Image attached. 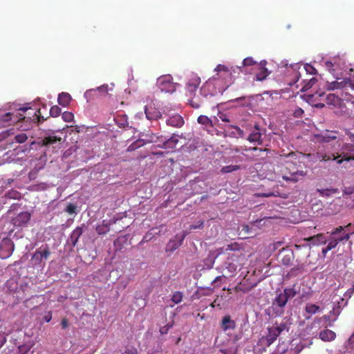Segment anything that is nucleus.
Returning a JSON list of instances; mask_svg holds the SVG:
<instances>
[{"instance_id":"2f4dec72","label":"nucleus","mask_w":354,"mask_h":354,"mask_svg":"<svg viewBox=\"0 0 354 354\" xmlns=\"http://www.w3.org/2000/svg\"><path fill=\"white\" fill-rule=\"evenodd\" d=\"M115 123L120 127H125L129 125L128 118L126 115H118L115 118Z\"/></svg>"},{"instance_id":"473e14b6","label":"nucleus","mask_w":354,"mask_h":354,"mask_svg":"<svg viewBox=\"0 0 354 354\" xmlns=\"http://www.w3.org/2000/svg\"><path fill=\"white\" fill-rule=\"evenodd\" d=\"M295 286H296V285L294 284L290 288H286L283 290V291L281 292L282 295L287 297L288 300L295 297L296 296V295L297 294V291L295 289Z\"/></svg>"},{"instance_id":"13d9d810","label":"nucleus","mask_w":354,"mask_h":354,"mask_svg":"<svg viewBox=\"0 0 354 354\" xmlns=\"http://www.w3.org/2000/svg\"><path fill=\"white\" fill-rule=\"evenodd\" d=\"M172 324H167L165 326H162L160 328V333L161 334H166L167 333L168 330L172 327Z\"/></svg>"},{"instance_id":"f8f14e48","label":"nucleus","mask_w":354,"mask_h":354,"mask_svg":"<svg viewBox=\"0 0 354 354\" xmlns=\"http://www.w3.org/2000/svg\"><path fill=\"white\" fill-rule=\"evenodd\" d=\"M31 214L28 212H22L18 214L12 220V224L17 227L26 226L30 220Z\"/></svg>"},{"instance_id":"0eeeda50","label":"nucleus","mask_w":354,"mask_h":354,"mask_svg":"<svg viewBox=\"0 0 354 354\" xmlns=\"http://www.w3.org/2000/svg\"><path fill=\"white\" fill-rule=\"evenodd\" d=\"M50 254L48 245L41 246L33 254L31 261L35 266H41L43 261L47 259Z\"/></svg>"},{"instance_id":"603ef678","label":"nucleus","mask_w":354,"mask_h":354,"mask_svg":"<svg viewBox=\"0 0 354 354\" xmlns=\"http://www.w3.org/2000/svg\"><path fill=\"white\" fill-rule=\"evenodd\" d=\"M230 127L234 128L236 131L238 136H239L240 138H244V131L242 129H241L238 126L230 125Z\"/></svg>"},{"instance_id":"6ab92c4d","label":"nucleus","mask_w":354,"mask_h":354,"mask_svg":"<svg viewBox=\"0 0 354 354\" xmlns=\"http://www.w3.org/2000/svg\"><path fill=\"white\" fill-rule=\"evenodd\" d=\"M254 128V131H253L252 133H250L247 140L251 143L256 142L259 145H262V143H263L262 134L260 132V129H259V124H255Z\"/></svg>"},{"instance_id":"bb28decb","label":"nucleus","mask_w":354,"mask_h":354,"mask_svg":"<svg viewBox=\"0 0 354 354\" xmlns=\"http://www.w3.org/2000/svg\"><path fill=\"white\" fill-rule=\"evenodd\" d=\"M151 140H145L141 138L138 139L127 147V151L129 152L133 151L139 149L140 147L145 145L146 144L151 142Z\"/></svg>"},{"instance_id":"c03bdc74","label":"nucleus","mask_w":354,"mask_h":354,"mask_svg":"<svg viewBox=\"0 0 354 354\" xmlns=\"http://www.w3.org/2000/svg\"><path fill=\"white\" fill-rule=\"evenodd\" d=\"M28 139V136L26 133H19L15 137V140L18 143H24Z\"/></svg>"},{"instance_id":"2eb2a0df","label":"nucleus","mask_w":354,"mask_h":354,"mask_svg":"<svg viewBox=\"0 0 354 354\" xmlns=\"http://www.w3.org/2000/svg\"><path fill=\"white\" fill-rule=\"evenodd\" d=\"M19 111H22V112H26L27 111H31L32 112L29 111L28 113L29 115L28 117V120H30L31 121H32L35 123H39L41 122L44 121L45 120H46V118H45L44 116L41 115L40 109L34 111L33 109H32L30 107H26V108L19 109Z\"/></svg>"},{"instance_id":"8fccbe9b","label":"nucleus","mask_w":354,"mask_h":354,"mask_svg":"<svg viewBox=\"0 0 354 354\" xmlns=\"http://www.w3.org/2000/svg\"><path fill=\"white\" fill-rule=\"evenodd\" d=\"M73 118L74 115L71 112L65 111L62 113V118L65 122H71Z\"/></svg>"},{"instance_id":"e433bc0d","label":"nucleus","mask_w":354,"mask_h":354,"mask_svg":"<svg viewBox=\"0 0 354 354\" xmlns=\"http://www.w3.org/2000/svg\"><path fill=\"white\" fill-rule=\"evenodd\" d=\"M272 327L277 330V331H278L279 335H280L285 330H288V326L286 322H281L279 324H276L275 325L272 326Z\"/></svg>"},{"instance_id":"c756f323","label":"nucleus","mask_w":354,"mask_h":354,"mask_svg":"<svg viewBox=\"0 0 354 354\" xmlns=\"http://www.w3.org/2000/svg\"><path fill=\"white\" fill-rule=\"evenodd\" d=\"M349 238H350L349 234H345L342 236H340L337 239H334L330 240L329 241L327 247L328 248V249H330L331 250L332 249L335 248L339 242L343 241H348L349 239Z\"/></svg>"},{"instance_id":"f3484780","label":"nucleus","mask_w":354,"mask_h":354,"mask_svg":"<svg viewBox=\"0 0 354 354\" xmlns=\"http://www.w3.org/2000/svg\"><path fill=\"white\" fill-rule=\"evenodd\" d=\"M279 336V335L278 334V331L272 326L268 328V333L266 336L261 338V342L266 346H269Z\"/></svg>"},{"instance_id":"c85d7f7f","label":"nucleus","mask_w":354,"mask_h":354,"mask_svg":"<svg viewBox=\"0 0 354 354\" xmlns=\"http://www.w3.org/2000/svg\"><path fill=\"white\" fill-rule=\"evenodd\" d=\"M110 230V223L106 221L96 226L95 230L99 235L106 234Z\"/></svg>"},{"instance_id":"4468645a","label":"nucleus","mask_w":354,"mask_h":354,"mask_svg":"<svg viewBox=\"0 0 354 354\" xmlns=\"http://www.w3.org/2000/svg\"><path fill=\"white\" fill-rule=\"evenodd\" d=\"M354 91V82L350 79L343 80L342 82L334 81L328 86V90H335L342 88H348Z\"/></svg>"},{"instance_id":"c9c22d12","label":"nucleus","mask_w":354,"mask_h":354,"mask_svg":"<svg viewBox=\"0 0 354 354\" xmlns=\"http://www.w3.org/2000/svg\"><path fill=\"white\" fill-rule=\"evenodd\" d=\"M305 311L307 313L314 315L317 312L320 311V308L319 306L313 304H307L305 308Z\"/></svg>"},{"instance_id":"e2e57ef3","label":"nucleus","mask_w":354,"mask_h":354,"mask_svg":"<svg viewBox=\"0 0 354 354\" xmlns=\"http://www.w3.org/2000/svg\"><path fill=\"white\" fill-rule=\"evenodd\" d=\"M52 319V313L51 312H48L45 316L44 317V320L46 322H49Z\"/></svg>"},{"instance_id":"aec40b11","label":"nucleus","mask_w":354,"mask_h":354,"mask_svg":"<svg viewBox=\"0 0 354 354\" xmlns=\"http://www.w3.org/2000/svg\"><path fill=\"white\" fill-rule=\"evenodd\" d=\"M248 280L244 278V279L241 281L234 288V290L236 292H248L252 288H254L257 286V283H250L248 281Z\"/></svg>"},{"instance_id":"69168bd1","label":"nucleus","mask_w":354,"mask_h":354,"mask_svg":"<svg viewBox=\"0 0 354 354\" xmlns=\"http://www.w3.org/2000/svg\"><path fill=\"white\" fill-rule=\"evenodd\" d=\"M224 78L225 80V84H226V82L229 80V77L226 75V73H221L220 75H218L216 78ZM214 79H216V77H214Z\"/></svg>"},{"instance_id":"4be33fe9","label":"nucleus","mask_w":354,"mask_h":354,"mask_svg":"<svg viewBox=\"0 0 354 354\" xmlns=\"http://www.w3.org/2000/svg\"><path fill=\"white\" fill-rule=\"evenodd\" d=\"M167 124L173 127L180 128L184 124V120L179 114H174L167 120Z\"/></svg>"},{"instance_id":"37998d69","label":"nucleus","mask_w":354,"mask_h":354,"mask_svg":"<svg viewBox=\"0 0 354 354\" xmlns=\"http://www.w3.org/2000/svg\"><path fill=\"white\" fill-rule=\"evenodd\" d=\"M218 117L223 122H231L230 116L225 112L219 111L218 113Z\"/></svg>"},{"instance_id":"0e129e2a","label":"nucleus","mask_w":354,"mask_h":354,"mask_svg":"<svg viewBox=\"0 0 354 354\" xmlns=\"http://www.w3.org/2000/svg\"><path fill=\"white\" fill-rule=\"evenodd\" d=\"M61 325L63 328H66L68 326V322L67 319H66V318L62 319Z\"/></svg>"},{"instance_id":"cd10ccee","label":"nucleus","mask_w":354,"mask_h":354,"mask_svg":"<svg viewBox=\"0 0 354 354\" xmlns=\"http://www.w3.org/2000/svg\"><path fill=\"white\" fill-rule=\"evenodd\" d=\"M71 100L72 98L71 95L68 93L64 92H62L60 94H59L57 98L59 104L64 107L67 106L70 104Z\"/></svg>"},{"instance_id":"dca6fc26","label":"nucleus","mask_w":354,"mask_h":354,"mask_svg":"<svg viewBox=\"0 0 354 354\" xmlns=\"http://www.w3.org/2000/svg\"><path fill=\"white\" fill-rule=\"evenodd\" d=\"M267 64L266 61H261L259 65H256V68L254 71H257L256 73V80L257 81H263L266 79V77L270 74V72L266 67V64Z\"/></svg>"},{"instance_id":"f257e3e1","label":"nucleus","mask_w":354,"mask_h":354,"mask_svg":"<svg viewBox=\"0 0 354 354\" xmlns=\"http://www.w3.org/2000/svg\"><path fill=\"white\" fill-rule=\"evenodd\" d=\"M226 250H230L233 252L229 253L225 261V266L228 271L231 273L239 270L247 261L246 257L244 254L243 249H241L239 245L236 243L228 244Z\"/></svg>"},{"instance_id":"052dcab7","label":"nucleus","mask_w":354,"mask_h":354,"mask_svg":"<svg viewBox=\"0 0 354 354\" xmlns=\"http://www.w3.org/2000/svg\"><path fill=\"white\" fill-rule=\"evenodd\" d=\"M178 142V139L176 138L175 137H171L170 138H169L165 142V145H169L170 144H174V145H176V143Z\"/></svg>"},{"instance_id":"393cba45","label":"nucleus","mask_w":354,"mask_h":354,"mask_svg":"<svg viewBox=\"0 0 354 354\" xmlns=\"http://www.w3.org/2000/svg\"><path fill=\"white\" fill-rule=\"evenodd\" d=\"M319 337L322 341L331 342L335 339L336 334L331 330L325 329L319 333Z\"/></svg>"},{"instance_id":"864d4df0","label":"nucleus","mask_w":354,"mask_h":354,"mask_svg":"<svg viewBox=\"0 0 354 354\" xmlns=\"http://www.w3.org/2000/svg\"><path fill=\"white\" fill-rule=\"evenodd\" d=\"M304 114V111L302 109L297 107L293 111V115L296 118H300Z\"/></svg>"},{"instance_id":"338daca9","label":"nucleus","mask_w":354,"mask_h":354,"mask_svg":"<svg viewBox=\"0 0 354 354\" xmlns=\"http://www.w3.org/2000/svg\"><path fill=\"white\" fill-rule=\"evenodd\" d=\"M12 114L10 113H7L4 116H3V120L4 121H9V120H12Z\"/></svg>"},{"instance_id":"4c0bfd02","label":"nucleus","mask_w":354,"mask_h":354,"mask_svg":"<svg viewBox=\"0 0 354 354\" xmlns=\"http://www.w3.org/2000/svg\"><path fill=\"white\" fill-rule=\"evenodd\" d=\"M259 63H257L254 61L252 57H248L243 59V66H253L252 69L256 68V65H259Z\"/></svg>"},{"instance_id":"5fc2aeb1","label":"nucleus","mask_w":354,"mask_h":354,"mask_svg":"<svg viewBox=\"0 0 354 354\" xmlns=\"http://www.w3.org/2000/svg\"><path fill=\"white\" fill-rule=\"evenodd\" d=\"M304 68L308 73L315 74L316 73V69L310 64H306Z\"/></svg>"},{"instance_id":"680f3d73","label":"nucleus","mask_w":354,"mask_h":354,"mask_svg":"<svg viewBox=\"0 0 354 354\" xmlns=\"http://www.w3.org/2000/svg\"><path fill=\"white\" fill-rule=\"evenodd\" d=\"M343 230H344V227L342 226H339L338 227L335 228L332 231L331 234L335 235V234H336L337 233L341 232Z\"/></svg>"},{"instance_id":"ea45409f","label":"nucleus","mask_w":354,"mask_h":354,"mask_svg":"<svg viewBox=\"0 0 354 354\" xmlns=\"http://www.w3.org/2000/svg\"><path fill=\"white\" fill-rule=\"evenodd\" d=\"M239 169H240V166L239 165H227V166L223 167L221 169V172L227 174V173H230V172H232V171H237Z\"/></svg>"},{"instance_id":"79ce46f5","label":"nucleus","mask_w":354,"mask_h":354,"mask_svg":"<svg viewBox=\"0 0 354 354\" xmlns=\"http://www.w3.org/2000/svg\"><path fill=\"white\" fill-rule=\"evenodd\" d=\"M303 270H304L303 266L298 265V266H296L290 269V270L289 272V274L290 276L295 277V276H297L299 273L302 272Z\"/></svg>"},{"instance_id":"20e7f679","label":"nucleus","mask_w":354,"mask_h":354,"mask_svg":"<svg viewBox=\"0 0 354 354\" xmlns=\"http://www.w3.org/2000/svg\"><path fill=\"white\" fill-rule=\"evenodd\" d=\"M241 153L250 160H257L259 159H265L267 156L266 152L267 149H261L258 147H241Z\"/></svg>"},{"instance_id":"ddd939ff","label":"nucleus","mask_w":354,"mask_h":354,"mask_svg":"<svg viewBox=\"0 0 354 354\" xmlns=\"http://www.w3.org/2000/svg\"><path fill=\"white\" fill-rule=\"evenodd\" d=\"M14 250V243L9 239H3L0 243V256L2 258L9 257Z\"/></svg>"},{"instance_id":"a19ab883","label":"nucleus","mask_w":354,"mask_h":354,"mask_svg":"<svg viewBox=\"0 0 354 354\" xmlns=\"http://www.w3.org/2000/svg\"><path fill=\"white\" fill-rule=\"evenodd\" d=\"M6 196L11 199H19L21 198V194L17 190H10L6 194Z\"/></svg>"},{"instance_id":"a211bd4d","label":"nucleus","mask_w":354,"mask_h":354,"mask_svg":"<svg viewBox=\"0 0 354 354\" xmlns=\"http://www.w3.org/2000/svg\"><path fill=\"white\" fill-rule=\"evenodd\" d=\"M185 237V235H183L181 237L178 236L177 235L174 239H170L166 245L165 250L166 252H173L177 248H178L183 242V240Z\"/></svg>"},{"instance_id":"9d476101","label":"nucleus","mask_w":354,"mask_h":354,"mask_svg":"<svg viewBox=\"0 0 354 354\" xmlns=\"http://www.w3.org/2000/svg\"><path fill=\"white\" fill-rule=\"evenodd\" d=\"M214 71L217 73L216 76L220 75L221 73H226V75L229 77V80L226 82V88H228L234 82L232 73H235V69L233 67L229 68L225 65L218 64Z\"/></svg>"},{"instance_id":"7ed1b4c3","label":"nucleus","mask_w":354,"mask_h":354,"mask_svg":"<svg viewBox=\"0 0 354 354\" xmlns=\"http://www.w3.org/2000/svg\"><path fill=\"white\" fill-rule=\"evenodd\" d=\"M199 84V78L187 84V96L189 97V103L194 109H198L202 104L201 98L199 96H196Z\"/></svg>"},{"instance_id":"58836bf2","label":"nucleus","mask_w":354,"mask_h":354,"mask_svg":"<svg viewBox=\"0 0 354 354\" xmlns=\"http://www.w3.org/2000/svg\"><path fill=\"white\" fill-rule=\"evenodd\" d=\"M183 295L180 291H176L173 293L171 301L175 304H179L182 301Z\"/></svg>"},{"instance_id":"1a4fd4ad","label":"nucleus","mask_w":354,"mask_h":354,"mask_svg":"<svg viewBox=\"0 0 354 354\" xmlns=\"http://www.w3.org/2000/svg\"><path fill=\"white\" fill-rule=\"evenodd\" d=\"M317 156L321 161L326 162L330 160H337V164H342L344 160L349 161L351 160H354V158L348 156L347 154L345 153H344L343 156H336L335 153L327 155L326 153H317Z\"/></svg>"},{"instance_id":"7c9ffc66","label":"nucleus","mask_w":354,"mask_h":354,"mask_svg":"<svg viewBox=\"0 0 354 354\" xmlns=\"http://www.w3.org/2000/svg\"><path fill=\"white\" fill-rule=\"evenodd\" d=\"M317 192L319 193L320 196L323 197H329L332 194H335L339 192L337 188H331V189H317Z\"/></svg>"},{"instance_id":"b1692460","label":"nucleus","mask_w":354,"mask_h":354,"mask_svg":"<svg viewBox=\"0 0 354 354\" xmlns=\"http://www.w3.org/2000/svg\"><path fill=\"white\" fill-rule=\"evenodd\" d=\"M308 242L312 243L313 245H324L326 244L327 240L324 234L319 233L316 235L309 236L304 239Z\"/></svg>"},{"instance_id":"423d86ee","label":"nucleus","mask_w":354,"mask_h":354,"mask_svg":"<svg viewBox=\"0 0 354 354\" xmlns=\"http://www.w3.org/2000/svg\"><path fill=\"white\" fill-rule=\"evenodd\" d=\"M287 297L282 295L281 292L278 294L272 302L271 308L272 309L273 315L275 317L281 316L284 313V307L288 302Z\"/></svg>"},{"instance_id":"bf43d9fd","label":"nucleus","mask_w":354,"mask_h":354,"mask_svg":"<svg viewBox=\"0 0 354 354\" xmlns=\"http://www.w3.org/2000/svg\"><path fill=\"white\" fill-rule=\"evenodd\" d=\"M258 196L261 197H270V196H277L274 192H269L267 193H259L257 194Z\"/></svg>"},{"instance_id":"a18cd8bd","label":"nucleus","mask_w":354,"mask_h":354,"mask_svg":"<svg viewBox=\"0 0 354 354\" xmlns=\"http://www.w3.org/2000/svg\"><path fill=\"white\" fill-rule=\"evenodd\" d=\"M61 113V109L58 106H53L50 109V115L52 117H57Z\"/></svg>"},{"instance_id":"412c9836","label":"nucleus","mask_w":354,"mask_h":354,"mask_svg":"<svg viewBox=\"0 0 354 354\" xmlns=\"http://www.w3.org/2000/svg\"><path fill=\"white\" fill-rule=\"evenodd\" d=\"M146 117L149 120H157L161 118L162 114L160 111L154 106H146L145 110Z\"/></svg>"},{"instance_id":"f03ea898","label":"nucleus","mask_w":354,"mask_h":354,"mask_svg":"<svg viewBox=\"0 0 354 354\" xmlns=\"http://www.w3.org/2000/svg\"><path fill=\"white\" fill-rule=\"evenodd\" d=\"M278 175L286 181L297 183L299 178L306 176V172L296 169L293 162H288L280 167Z\"/></svg>"},{"instance_id":"a878e982","label":"nucleus","mask_w":354,"mask_h":354,"mask_svg":"<svg viewBox=\"0 0 354 354\" xmlns=\"http://www.w3.org/2000/svg\"><path fill=\"white\" fill-rule=\"evenodd\" d=\"M83 233V230L82 227H75L73 231L71 232L70 236V241L71 245L75 247L80 239V237L82 236Z\"/></svg>"},{"instance_id":"774afa93","label":"nucleus","mask_w":354,"mask_h":354,"mask_svg":"<svg viewBox=\"0 0 354 354\" xmlns=\"http://www.w3.org/2000/svg\"><path fill=\"white\" fill-rule=\"evenodd\" d=\"M126 354H137V350L136 348H131L125 351Z\"/></svg>"},{"instance_id":"6e6d98bb","label":"nucleus","mask_w":354,"mask_h":354,"mask_svg":"<svg viewBox=\"0 0 354 354\" xmlns=\"http://www.w3.org/2000/svg\"><path fill=\"white\" fill-rule=\"evenodd\" d=\"M346 135L348 136L351 142H352L350 150L354 151V133L351 132H347Z\"/></svg>"},{"instance_id":"6e6552de","label":"nucleus","mask_w":354,"mask_h":354,"mask_svg":"<svg viewBox=\"0 0 354 354\" xmlns=\"http://www.w3.org/2000/svg\"><path fill=\"white\" fill-rule=\"evenodd\" d=\"M338 131H330L326 129L320 133L314 135V138L316 142H330L337 138Z\"/></svg>"},{"instance_id":"4d7b16f0","label":"nucleus","mask_w":354,"mask_h":354,"mask_svg":"<svg viewBox=\"0 0 354 354\" xmlns=\"http://www.w3.org/2000/svg\"><path fill=\"white\" fill-rule=\"evenodd\" d=\"M153 237V234L151 232H147L144 237L142 238L140 243H146L149 241Z\"/></svg>"},{"instance_id":"3c124183","label":"nucleus","mask_w":354,"mask_h":354,"mask_svg":"<svg viewBox=\"0 0 354 354\" xmlns=\"http://www.w3.org/2000/svg\"><path fill=\"white\" fill-rule=\"evenodd\" d=\"M65 211L68 213L69 214H73L75 213H76V211H77V206L74 204H72V203H69Z\"/></svg>"},{"instance_id":"9b49d317","label":"nucleus","mask_w":354,"mask_h":354,"mask_svg":"<svg viewBox=\"0 0 354 354\" xmlns=\"http://www.w3.org/2000/svg\"><path fill=\"white\" fill-rule=\"evenodd\" d=\"M62 138L56 136H49L44 137L39 142L38 145L41 147H50L52 146L53 149L60 148V142Z\"/></svg>"},{"instance_id":"09e8293b","label":"nucleus","mask_w":354,"mask_h":354,"mask_svg":"<svg viewBox=\"0 0 354 354\" xmlns=\"http://www.w3.org/2000/svg\"><path fill=\"white\" fill-rule=\"evenodd\" d=\"M99 91L104 93H107L109 91V86L107 84H104L100 86H98L96 89H91L88 91V92H96Z\"/></svg>"},{"instance_id":"f704fd0d","label":"nucleus","mask_w":354,"mask_h":354,"mask_svg":"<svg viewBox=\"0 0 354 354\" xmlns=\"http://www.w3.org/2000/svg\"><path fill=\"white\" fill-rule=\"evenodd\" d=\"M294 257L293 252L292 251L288 250L286 254H284L281 259V262L284 266H289Z\"/></svg>"},{"instance_id":"39448f33","label":"nucleus","mask_w":354,"mask_h":354,"mask_svg":"<svg viewBox=\"0 0 354 354\" xmlns=\"http://www.w3.org/2000/svg\"><path fill=\"white\" fill-rule=\"evenodd\" d=\"M156 84L162 92L174 93L176 89V84L173 82L170 75L160 76L158 78Z\"/></svg>"},{"instance_id":"49530a36","label":"nucleus","mask_w":354,"mask_h":354,"mask_svg":"<svg viewBox=\"0 0 354 354\" xmlns=\"http://www.w3.org/2000/svg\"><path fill=\"white\" fill-rule=\"evenodd\" d=\"M197 121L198 123H200L201 124H204V125H207V124L212 123V121L210 120V119L205 115H200L198 118Z\"/></svg>"},{"instance_id":"5701e85b","label":"nucleus","mask_w":354,"mask_h":354,"mask_svg":"<svg viewBox=\"0 0 354 354\" xmlns=\"http://www.w3.org/2000/svg\"><path fill=\"white\" fill-rule=\"evenodd\" d=\"M221 328L226 331L227 330H233L236 327L235 321L232 319L230 315H225L221 320Z\"/></svg>"},{"instance_id":"de8ad7c7","label":"nucleus","mask_w":354,"mask_h":354,"mask_svg":"<svg viewBox=\"0 0 354 354\" xmlns=\"http://www.w3.org/2000/svg\"><path fill=\"white\" fill-rule=\"evenodd\" d=\"M204 227V221L202 220L198 221L196 224L191 225L189 227V230H202Z\"/></svg>"},{"instance_id":"72a5a7b5","label":"nucleus","mask_w":354,"mask_h":354,"mask_svg":"<svg viewBox=\"0 0 354 354\" xmlns=\"http://www.w3.org/2000/svg\"><path fill=\"white\" fill-rule=\"evenodd\" d=\"M341 313V306L338 303L335 306L333 307V308L330 311L329 315H325L324 317V319H329L330 316L333 317V321H335L337 319V317Z\"/></svg>"}]
</instances>
